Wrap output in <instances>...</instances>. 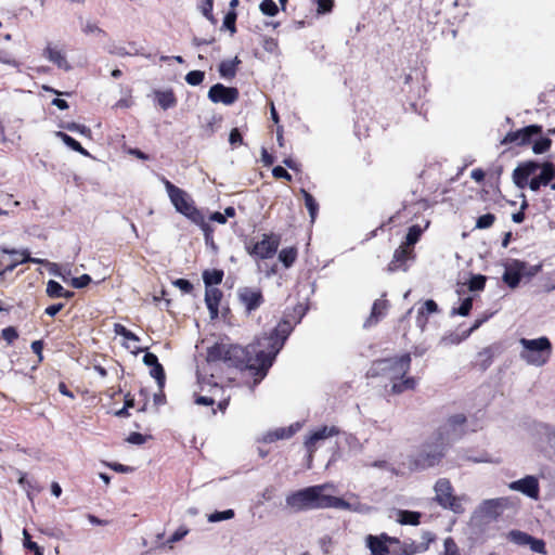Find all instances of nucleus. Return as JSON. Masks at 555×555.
<instances>
[{"label": "nucleus", "mask_w": 555, "mask_h": 555, "mask_svg": "<svg viewBox=\"0 0 555 555\" xmlns=\"http://www.w3.org/2000/svg\"><path fill=\"white\" fill-rule=\"evenodd\" d=\"M154 99L156 103L163 108L168 109L171 107H175L177 104V99L175 96V93L171 89L167 90H155L153 92Z\"/></svg>", "instance_id": "a878e982"}, {"label": "nucleus", "mask_w": 555, "mask_h": 555, "mask_svg": "<svg viewBox=\"0 0 555 555\" xmlns=\"http://www.w3.org/2000/svg\"><path fill=\"white\" fill-rule=\"evenodd\" d=\"M63 307H64L63 304H55V305H52V306H49L48 308H46L44 312L50 317H54L63 309Z\"/></svg>", "instance_id": "774afa93"}, {"label": "nucleus", "mask_w": 555, "mask_h": 555, "mask_svg": "<svg viewBox=\"0 0 555 555\" xmlns=\"http://www.w3.org/2000/svg\"><path fill=\"white\" fill-rule=\"evenodd\" d=\"M208 99L214 103L231 105L238 99V91L236 88L216 83L209 89Z\"/></svg>", "instance_id": "4468645a"}, {"label": "nucleus", "mask_w": 555, "mask_h": 555, "mask_svg": "<svg viewBox=\"0 0 555 555\" xmlns=\"http://www.w3.org/2000/svg\"><path fill=\"white\" fill-rule=\"evenodd\" d=\"M442 555H461L457 544L451 537L446 538L443 541V554Z\"/></svg>", "instance_id": "a19ab883"}, {"label": "nucleus", "mask_w": 555, "mask_h": 555, "mask_svg": "<svg viewBox=\"0 0 555 555\" xmlns=\"http://www.w3.org/2000/svg\"><path fill=\"white\" fill-rule=\"evenodd\" d=\"M1 250H2V253L8 254V255H21L22 256L21 262H34V263H41V264H46V266L48 262L44 259L30 257L29 251L27 249L17 250V249L2 248Z\"/></svg>", "instance_id": "c756f323"}, {"label": "nucleus", "mask_w": 555, "mask_h": 555, "mask_svg": "<svg viewBox=\"0 0 555 555\" xmlns=\"http://www.w3.org/2000/svg\"><path fill=\"white\" fill-rule=\"evenodd\" d=\"M43 56L55 64L59 68L64 70H69L72 68L63 51L52 47L51 44L47 46L43 50Z\"/></svg>", "instance_id": "4be33fe9"}, {"label": "nucleus", "mask_w": 555, "mask_h": 555, "mask_svg": "<svg viewBox=\"0 0 555 555\" xmlns=\"http://www.w3.org/2000/svg\"><path fill=\"white\" fill-rule=\"evenodd\" d=\"M527 546H529L532 552L541 555H546L547 553L545 542L542 539L531 537Z\"/></svg>", "instance_id": "ea45409f"}, {"label": "nucleus", "mask_w": 555, "mask_h": 555, "mask_svg": "<svg viewBox=\"0 0 555 555\" xmlns=\"http://www.w3.org/2000/svg\"><path fill=\"white\" fill-rule=\"evenodd\" d=\"M486 284V276L483 275H473L468 282V288L472 292L482 291Z\"/></svg>", "instance_id": "79ce46f5"}, {"label": "nucleus", "mask_w": 555, "mask_h": 555, "mask_svg": "<svg viewBox=\"0 0 555 555\" xmlns=\"http://www.w3.org/2000/svg\"><path fill=\"white\" fill-rule=\"evenodd\" d=\"M236 13L234 11L229 12L223 20V27L229 29L231 34L236 31L235 28Z\"/></svg>", "instance_id": "3c124183"}, {"label": "nucleus", "mask_w": 555, "mask_h": 555, "mask_svg": "<svg viewBox=\"0 0 555 555\" xmlns=\"http://www.w3.org/2000/svg\"><path fill=\"white\" fill-rule=\"evenodd\" d=\"M333 490V483L307 487L288 494L286 505L294 511L332 508L333 495L328 491Z\"/></svg>", "instance_id": "7ed1b4c3"}, {"label": "nucleus", "mask_w": 555, "mask_h": 555, "mask_svg": "<svg viewBox=\"0 0 555 555\" xmlns=\"http://www.w3.org/2000/svg\"><path fill=\"white\" fill-rule=\"evenodd\" d=\"M165 188L177 211L188 217L194 223L198 224L207 236L209 225L205 221V217L203 216V214L194 206L190 195L182 189L173 185L168 180L165 181Z\"/></svg>", "instance_id": "39448f33"}, {"label": "nucleus", "mask_w": 555, "mask_h": 555, "mask_svg": "<svg viewBox=\"0 0 555 555\" xmlns=\"http://www.w3.org/2000/svg\"><path fill=\"white\" fill-rule=\"evenodd\" d=\"M114 333L116 335H120V336L125 337L128 340H133V341L139 340V338L135 334H133L132 332L127 330L124 325L118 324V323L114 325Z\"/></svg>", "instance_id": "49530a36"}, {"label": "nucleus", "mask_w": 555, "mask_h": 555, "mask_svg": "<svg viewBox=\"0 0 555 555\" xmlns=\"http://www.w3.org/2000/svg\"><path fill=\"white\" fill-rule=\"evenodd\" d=\"M542 127L538 125H530L517 131L508 132L501 141V144L516 143L517 145H525L530 142L534 134H539Z\"/></svg>", "instance_id": "2eb2a0df"}, {"label": "nucleus", "mask_w": 555, "mask_h": 555, "mask_svg": "<svg viewBox=\"0 0 555 555\" xmlns=\"http://www.w3.org/2000/svg\"><path fill=\"white\" fill-rule=\"evenodd\" d=\"M234 517V511L233 509H225L222 512H215L210 515H208V521L209 522H218L222 520H229Z\"/></svg>", "instance_id": "58836bf2"}, {"label": "nucleus", "mask_w": 555, "mask_h": 555, "mask_svg": "<svg viewBox=\"0 0 555 555\" xmlns=\"http://www.w3.org/2000/svg\"><path fill=\"white\" fill-rule=\"evenodd\" d=\"M508 489L520 492L532 500H538L540 496L539 479L533 475H527L521 479L509 482Z\"/></svg>", "instance_id": "f8f14e48"}, {"label": "nucleus", "mask_w": 555, "mask_h": 555, "mask_svg": "<svg viewBox=\"0 0 555 555\" xmlns=\"http://www.w3.org/2000/svg\"><path fill=\"white\" fill-rule=\"evenodd\" d=\"M507 500L504 498L489 499L480 503L478 511L483 517L495 518L505 508Z\"/></svg>", "instance_id": "a211bd4d"}, {"label": "nucleus", "mask_w": 555, "mask_h": 555, "mask_svg": "<svg viewBox=\"0 0 555 555\" xmlns=\"http://www.w3.org/2000/svg\"><path fill=\"white\" fill-rule=\"evenodd\" d=\"M519 345L521 346L519 358L528 365L542 366L548 362L552 354V344L547 337L520 338Z\"/></svg>", "instance_id": "0eeeda50"}, {"label": "nucleus", "mask_w": 555, "mask_h": 555, "mask_svg": "<svg viewBox=\"0 0 555 555\" xmlns=\"http://www.w3.org/2000/svg\"><path fill=\"white\" fill-rule=\"evenodd\" d=\"M47 267L50 271L51 274L55 275V276H60L62 278L64 281L66 280L65 275L61 273L60 271V267L57 263H54V262H47Z\"/></svg>", "instance_id": "69168bd1"}, {"label": "nucleus", "mask_w": 555, "mask_h": 555, "mask_svg": "<svg viewBox=\"0 0 555 555\" xmlns=\"http://www.w3.org/2000/svg\"><path fill=\"white\" fill-rule=\"evenodd\" d=\"M552 141L548 138H543L537 142H534L532 146V151L534 154H542L548 151L551 147Z\"/></svg>", "instance_id": "de8ad7c7"}, {"label": "nucleus", "mask_w": 555, "mask_h": 555, "mask_svg": "<svg viewBox=\"0 0 555 555\" xmlns=\"http://www.w3.org/2000/svg\"><path fill=\"white\" fill-rule=\"evenodd\" d=\"M202 13L210 21H214V17L211 15L212 11V0H204L202 7H201Z\"/></svg>", "instance_id": "052dcab7"}, {"label": "nucleus", "mask_w": 555, "mask_h": 555, "mask_svg": "<svg viewBox=\"0 0 555 555\" xmlns=\"http://www.w3.org/2000/svg\"><path fill=\"white\" fill-rule=\"evenodd\" d=\"M292 330L289 322L282 321L269 334H263L247 347L216 344L208 349L207 359L223 361L238 369H247L253 372L255 384H258L266 377Z\"/></svg>", "instance_id": "f257e3e1"}, {"label": "nucleus", "mask_w": 555, "mask_h": 555, "mask_svg": "<svg viewBox=\"0 0 555 555\" xmlns=\"http://www.w3.org/2000/svg\"><path fill=\"white\" fill-rule=\"evenodd\" d=\"M189 533V529L185 527H180L168 540L167 544L172 547V544L182 540Z\"/></svg>", "instance_id": "864d4df0"}, {"label": "nucleus", "mask_w": 555, "mask_h": 555, "mask_svg": "<svg viewBox=\"0 0 555 555\" xmlns=\"http://www.w3.org/2000/svg\"><path fill=\"white\" fill-rule=\"evenodd\" d=\"M465 422L466 417L463 414L453 415L443 426L440 427L437 434H442L444 440L448 443H451L463 435V426Z\"/></svg>", "instance_id": "ddd939ff"}, {"label": "nucleus", "mask_w": 555, "mask_h": 555, "mask_svg": "<svg viewBox=\"0 0 555 555\" xmlns=\"http://www.w3.org/2000/svg\"><path fill=\"white\" fill-rule=\"evenodd\" d=\"M241 63V60L235 56L232 60L222 61L219 65V74L224 79H232L236 74V66Z\"/></svg>", "instance_id": "bb28decb"}, {"label": "nucleus", "mask_w": 555, "mask_h": 555, "mask_svg": "<svg viewBox=\"0 0 555 555\" xmlns=\"http://www.w3.org/2000/svg\"><path fill=\"white\" fill-rule=\"evenodd\" d=\"M279 244L278 238L263 234L260 241L253 245H247L246 248L250 256L258 259H268L276 253Z\"/></svg>", "instance_id": "9d476101"}, {"label": "nucleus", "mask_w": 555, "mask_h": 555, "mask_svg": "<svg viewBox=\"0 0 555 555\" xmlns=\"http://www.w3.org/2000/svg\"><path fill=\"white\" fill-rule=\"evenodd\" d=\"M396 515V520L401 525L417 526L420 524L421 513L418 512L399 509Z\"/></svg>", "instance_id": "cd10ccee"}, {"label": "nucleus", "mask_w": 555, "mask_h": 555, "mask_svg": "<svg viewBox=\"0 0 555 555\" xmlns=\"http://www.w3.org/2000/svg\"><path fill=\"white\" fill-rule=\"evenodd\" d=\"M229 142L232 145L237 144V143L241 144L243 142V138H242L238 129L234 128L231 130L230 135H229Z\"/></svg>", "instance_id": "0e129e2a"}, {"label": "nucleus", "mask_w": 555, "mask_h": 555, "mask_svg": "<svg viewBox=\"0 0 555 555\" xmlns=\"http://www.w3.org/2000/svg\"><path fill=\"white\" fill-rule=\"evenodd\" d=\"M532 535L528 534L527 532L520 531V530H511L507 533V540L514 544L525 546L528 545L530 539Z\"/></svg>", "instance_id": "2f4dec72"}, {"label": "nucleus", "mask_w": 555, "mask_h": 555, "mask_svg": "<svg viewBox=\"0 0 555 555\" xmlns=\"http://www.w3.org/2000/svg\"><path fill=\"white\" fill-rule=\"evenodd\" d=\"M223 278V272L220 270H210L205 271L203 273V280L206 285V287H214L215 285H218L221 283Z\"/></svg>", "instance_id": "473e14b6"}, {"label": "nucleus", "mask_w": 555, "mask_h": 555, "mask_svg": "<svg viewBox=\"0 0 555 555\" xmlns=\"http://www.w3.org/2000/svg\"><path fill=\"white\" fill-rule=\"evenodd\" d=\"M527 264L519 260H513L505 267L503 281L512 288L518 286L521 276L525 274Z\"/></svg>", "instance_id": "f3484780"}, {"label": "nucleus", "mask_w": 555, "mask_h": 555, "mask_svg": "<svg viewBox=\"0 0 555 555\" xmlns=\"http://www.w3.org/2000/svg\"><path fill=\"white\" fill-rule=\"evenodd\" d=\"M413 249H410L405 245H401L393 253L391 262L388 266L389 271H396L399 269L406 270L404 261L412 257Z\"/></svg>", "instance_id": "5701e85b"}, {"label": "nucleus", "mask_w": 555, "mask_h": 555, "mask_svg": "<svg viewBox=\"0 0 555 555\" xmlns=\"http://www.w3.org/2000/svg\"><path fill=\"white\" fill-rule=\"evenodd\" d=\"M437 503L456 514L464 513L463 506L464 496H456L453 494V487L449 479L440 478L436 481L434 487Z\"/></svg>", "instance_id": "6e6552de"}, {"label": "nucleus", "mask_w": 555, "mask_h": 555, "mask_svg": "<svg viewBox=\"0 0 555 555\" xmlns=\"http://www.w3.org/2000/svg\"><path fill=\"white\" fill-rule=\"evenodd\" d=\"M173 286L179 288L183 294H189L193 289V285L184 279H178L172 282Z\"/></svg>", "instance_id": "6e6d98bb"}, {"label": "nucleus", "mask_w": 555, "mask_h": 555, "mask_svg": "<svg viewBox=\"0 0 555 555\" xmlns=\"http://www.w3.org/2000/svg\"><path fill=\"white\" fill-rule=\"evenodd\" d=\"M56 137L60 138L72 150L78 152L79 154H81L83 156H90L89 152L87 150H85L81 146V144L78 141H76L75 139H73L70 135H68L62 131H57Z\"/></svg>", "instance_id": "c85d7f7f"}, {"label": "nucleus", "mask_w": 555, "mask_h": 555, "mask_svg": "<svg viewBox=\"0 0 555 555\" xmlns=\"http://www.w3.org/2000/svg\"><path fill=\"white\" fill-rule=\"evenodd\" d=\"M240 304L245 308V312L250 314L263 304V296L260 289L255 287H241L237 289Z\"/></svg>", "instance_id": "9b49d317"}, {"label": "nucleus", "mask_w": 555, "mask_h": 555, "mask_svg": "<svg viewBox=\"0 0 555 555\" xmlns=\"http://www.w3.org/2000/svg\"><path fill=\"white\" fill-rule=\"evenodd\" d=\"M396 539L388 537L383 533L380 535H367L366 546L370 548L373 555H387L389 553L387 542H395Z\"/></svg>", "instance_id": "6ab92c4d"}, {"label": "nucleus", "mask_w": 555, "mask_h": 555, "mask_svg": "<svg viewBox=\"0 0 555 555\" xmlns=\"http://www.w3.org/2000/svg\"><path fill=\"white\" fill-rule=\"evenodd\" d=\"M422 232L423 230L421 229V227L412 225L408 231L405 242L403 243V245H405L410 249H413V246L420 240Z\"/></svg>", "instance_id": "f704fd0d"}, {"label": "nucleus", "mask_w": 555, "mask_h": 555, "mask_svg": "<svg viewBox=\"0 0 555 555\" xmlns=\"http://www.w3.org/2000/svg\"><path fill=\"white\" fill-rule=\"evenodd\" d=\"M350 498L357 499V495L351 494ZM332 508L350 511L362 515H369L374 509L371 505L361 503L358 500H356L354 502H349L337 496H333Z\"/></svg>", "instance_id": "dca6fc26"}, {"label": "nucleus", "mask_w": 555, "mask_h": 555, "mask_svg": "<svg viewBox=\"0 0 555 555\" xmlns=\"http://www.w3.org/2000/svg\"><path fill=\"white\" fill-rule=\"evenodd\" d=\"M410 354H402L397 358L382 359L373 362L369 374L371 376H383L391 384L392 393H401L414 389L416 380L413 377H406L410 369Z\"/></svg>", "instance_id": "f03ea898"}, {"label": "nucleus", "mask_w": 555, "mask_h": 555, "mask_svg": "<svg viewBox=\"0 0 555 555\" xmlns=\"http://www.w3.org/2000/svg\"><path fill=\"white\" fill-rule=\"evenodd\" d=\"M388 302L385 299H377L374 301L370 317L364 322V327H371L378 323L385 315Z\"/></svg>", "instance_id": "393cba45"}, {"label": "nucleus", "mask_w": 555, "mask_h": 555, "mask_svg": "<svg viewBox=\"0 0 555 555\" xmlns=\"http://www.w3.org/2000/svg\"><path fill=\"white\" fill-rule=\"evenodd\" d=\"M555 178V166L552 163L540 165L528 160L521 163L513 171V182L519 189H529L537 192L541 185H547Z\"/></svg>", "instance_id": "20e7f679"}, {"label": "nucleus", "mask_w": 555, "mask_h": 555, "mask_svg": "<svg viewBox=\"0 0 555 555\" xmlns=\"http://www.w3.org/2000/svg\"><path fill=\"white\" fill-rule=\"evenodd\" d=\"M145 440L146 438L140 433H132L127 438V441L132 444H142L145 442Z\"/></svg>", "instance_id": "680f3d73"}, {"label": "nucleus", "mask_w": 555, "mask_h": 555, "mask_svg": "<svg viewBox=\"0 0 555 555\" xmlns=\"http://www.w3.org/2000/svg\"><path fill=\"white\" fill-rule=\"evenodd\" d=\"M65 128L72 132H78L82 135H86V137H90L91 135V130L83 126V125H79V124H76V122H70V124H67L65 125Z\"/></svg>", "instance_id": "8fccbe9b"}, {"label": "nucleus", "mask_w": 555, "mask_h": 555, "mask_svg": "<svg viewBox=\"0 0 555 555\" xmlns=\"http://www.w3.org/2000/svg\"><path fill=\"white\" fill-rule=\"evenodd\" d=\"M300 193L304 196L305 205L309 211L311 222H314L318 210H319V205H318L317 201L314 199V197L310 193H308L306 190L301 189Z\"/></svg>", "instance_id": "7c9ffc66"}, {"label": "nucleus", "mask_w": 555, "mask_h": 555, "mask_svg": "<svg viewBox=\"0 0 555 555\" xmlns=\"http://www.w3.org/2000/svg\"><path fill=\"white\" fill-rule=\"evenodd\" d=\"M205 74L201 70H192L186 74L185 81L191 86H198L204 80Z\"/></svg>", "instance_id": "c03bdc74"}, {"label": "nucleus", "mask_w": 555, "mask_h": 555, "mask_svg": "<svg viewBox=\"0 0 555 555\" xmlns=\"http://www.w3.org/2000/svg\"><path fill=\"white\" fill-rule=\"evenodd\" d=\"M222 297V293L220 289L216 287H206L205 292V302L210 313V318L215 319L218 317V306L220 299Z\"/></svg>", "instance_id": "b1692460"}, {"label": "nucleus", "mask_w": 555, "mask_h": 555, "mask_svg": "<svg viewBox=\"0 0 555 555\" xmlns=\"http://www.w3.org/2000/svg\"><path fill=\"white\" fill-rule=\"evenodd\" d=\"M272 173L275 178H279V179L282 178V179H286L288 181L292 179V176L287 172V170L281 166L273 168Z\"/></svg>", "instance_id": "e2e57ef3"}, {"label": "nucleus", "mask_w": 555, "mask_h": 555, "mask_svg": "<svg viewBox=\"0 0 555 555\" xmlns=\"http://www.w3.org/2000/svg\"><path fill=\"white\" fill-rule=\"evenodd\" d=\"M151 375L157 380L159 388H162L165 383V373L163 366L160 364L152 366Z\"/></svg>", "instance_id": "09e8293b"}, {"label": "nucleus", "mask_w": 555, "mask_h": 555, "mask_svg": "<svg viewBox=\"0 0 555 555\" xmlns=\"http://www.w3.org/2000/svg\"><path fill=\"white\" fill-rule=\"evenodd\" d=\"M143 362L149 366H155L159 364L157 357L154 353L150 352L143 357Z\"/></svg>", "instance_id": "338daca9"}, {"label": "nucleus", "mask_w": 555, "mask_h": 555, "mask_svg": "<svg viewBox=\"0 0 555 555\" xmlns=\"http://www.w3.org/2000/svg\"><path fill=\"white\" fill-rule=\"evenodd\" d=\"M472 307H473V298L468 297V298L464 299L462 301L461 306L459 307V309L454 310L453 312L457 313L460 315L466 317V315H468Z\"/></svg>", "instance_id": "5fc2aeb1"}, {"label": "nucleus", "mask_w": 555, "mask_h": 555, "mask_svg": "<svg viewBox=\"0 0 555 555\" xmlns=\"http://www.w3.org/2000/svg\"><path fill=\"white\" fill-rule=\"evenodd\" d=\"M260 11L268 16H275L279 12V8L273 0H263L259 5Z\"/></svg>", "instance_id": "4c0bfd02"}, {"label": "nucleus", "mask_w": 555, "mask_h": 555, "mask_svg": "<svg viewBox=\"0 0 555 555\" xmlns=\"http://www.w3.org/2000/svg\"><path fill=\"white\" fill-rule=\"evenodd\" d=\"M91 282V278L88 274H82L78 278H73L70 280V285L75 288H82Z\"/></svg>", "instance_id": "603ef678"}, {"label": "nucleus", "mask_w": 555, "mask_h": 555, "mask_svg": "<svg viewBox=\"0 0 555 555\" xmlns=\"http://www.w3.org/2000/svg\"><path fill=\"white\" fill-rule=\"evenodd\" d=\"M338 434L339 429L336 426H322L314 430H311L306 436V439L304 441V446L309 454V459H312L313 453L319 449L322 442Z\"/></svg>", "instance_id": "1a4fd4ad"}, {"label": "nucleus", "mask_w": 555, "mask_h": 555, "mask_svg": "<svg viewBox=\"0 0 555 555\" xmlns=\"http://www.w3.org/2000/svg\"><path fill=\"white\" fill-rule=\"evenodd\" d=\"M333 8V1L332 0H318V13L323 14L327 13Z\"/></svg>", "instance_id": "bf43d9fd"}, {"label": "nucleus", "mask_w": 555, "mask_h": 555, "mask_svg": "<svg viewBox=\"0 0 555 555\" xmlns=\"http://www.w3.org/2000/svg\"><path fill=\"white\" fill-rule=\"evenodd\" d=\"M495 221V216L493 214H486L480 216L476 221L477 229H488L492 227Z\"/></svg>", "instance_id": "37998d69"}, {"label": "nucleus", "mask_w": 555, "mask_h": 555, "mask_svg": "<svg viewBox=\"0 0 555 555\" xmlns=\"http://www.w3.org/2000/svg\"><path fill=\"white\" fill-rule=\"evenodd\" d=\"M11 262L4 268V270L0 274L12 272L21 262V255H11Z\"/></svg>", "instance_id": "4d7b16f0"}, {"label": "nucleus", "mask_w": 555, "mask_h": 555, "mask_svg": "<svg viewBox=\"0 0 555 555\" xmlns=\"http://www.w3.org/2000/svg\"><path fill=\"white\" fill-rule=\"evenodd\" d=\"M299 428H300L299 423L292 424L288 427L276 428L274 430L266 433L262 436L261 441L264 443H271V442H274V441L281 440V439H288L293 435H295L299 430Z\"/></svg>", "instance_id": "aec40b11"}, {"label": "nucleus", "mask_w": 555, "mask_h": 555, "mask_svg": "<svg viewBox=\"0 0 555 555\" xmlns=\"http://www.w3.org/2000/svg\"><path fill=\"white\" fill-rule=\"evenodd\" d=\"M449 444L442 434H437L413 455L412 466L415 469L423 470L438 465Z\"/></svg>", "instance_id": "423d86ee"}, {"label": "nucleus", "mask_w": 555, "mask_h": 555, "mask_svg": "<svg viewBox=\"0 0 555 555\" xmlns=\"http://www.w3.org/2000/svg\"><path fill=\"white\" fill-rule=\"evenodd\" d=\"M47 294L52 298H61L65 295V289L60 283L50 280L47 284Z\"/></svg>", "instance_id": "e433bc0d"}, {"label": "nucleus", "mask_w": 555, "mask_h": 555, "mask_svg": "<svg viewBox=\"0 0 555 555\" xmlns=\"http://www.w3.org/2000/svg\"><path fill=\"white\" fill-rule=\"evenodd\" d=\"M438 310V306L437 304L431 300V299H428L424 302L422 309L418 311V317H417V323L420 324L421 328L424 327L425 325V320L423 319V314L424 312H427V313H434Z\"/></svg>", "instance_id": "c9c22d12"}, {"label": "nucleus", "mask_w": 555, "mask_h": 555, "mask_svg": "<svg viewBox=\"0 0 555 555\" xmlns=\"http://www.w3.org/2000/svg\"><path fill=\"white\" fill-rule=\"evenodd\" d=\"M297 258V250L294 247L284 248L279 253V260L283 262L286 268H289Z\"/></svg>", "instance_id": "72a5a7b5"}, {"label": "nucleus", "mask_w": 555, "mask_h": 555, "mask_svg": "<svg viewBox=\"0 0 555 555\" xmlns=\"http://www.w3.org/2000/svg\"><path fill=\"white\" fill-rule=\"evenodd\" d=\"M79 24L81 33L87 37L99 39L107 37V33L100 26L99 22L93 18L79 17Z\"/></svg>", "instance_id": "412c9836"}, {"label": "nucleus", "mask_w": 555, "mask_h": 555, "mask_svg": "<svg viewBox=\"0 0 555 555\" xmlns=\"http://www.w3.org/2000/svg\"><path fill=\"white\" fill-rule=\"evenodd\" d=\"M23 535H24V546L26 548L34 551L35 555H43L42 548L40 546H38L37 543H35L30 540V535L27 532V530L23 531Z\"/></svg>", "instance_id": "a18cd8bd"}, {"label": "nucleus", "mask_w": 555, "mask_h": 555, "mask_svg": "<svg viewBox=\"0 0 555 555\" xmlns=\"http://www.w3.org/2000/svg\"><path fill=\"white\" fill-rule=\"evenodd\" d=\"M17 332L14 327H7L4 330H2V337L9 343L11 344L13 340H15L17 338Z\"/></svg>", "instance_id": "13d9d810"}]
</instances>
